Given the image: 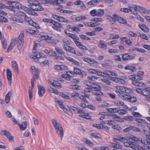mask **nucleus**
<instances>
[{"instance_id": "46", "label": "nucleus", "mask_w": 150, "mask_h": 150, "mask_svg": "<svg viewBox=\"0 0 150 150\" xmlns=\"http://www.w3.org/2000/svg\"><path fill=\"white\" fill-rule=\"evenodd\" d=\"M63 42L65 44L64 45H68L71 44L69 38H63Z\"/></svg>"}, {"instance_id": "2", "label": "nucleus", "mask_w": 150, "mask_h": 150, "mask_svg": "<svg viewBox=\"0 0 150 150\" xmlns=\"http://www.w3.org/2000/svg\"><path fill=\"white\" fill-rule=\"evenodd\" d=\"M52 122L57 134L60 136L61 140H62L64 132L61 125L55 119H52Z\"/></svg>"}, {"instance_id": "14", "label": "nucleus", "mask_w": 150, "mask_h": 150, "mask_svg": "<svg viewBox=\"0 0 150 150\" xmlns=\"http://www.w3.org/2000/svg\"><path fill=\"white\" fill-rule=\"evenodd\" d=\"M135 57L134 55H130L127 54H125L122 55V58L123 60L126 61L129 59H132L134 58Z\"/></svg>"}, {"instance_id": "42", "label": "nucleus", "mask_w": 150, "mask_h": 150, "mask_svg": "<svg viewBox=\"0 0 150 150\" xmlns=\"http://www.w3.org/2000/svg\"><path fill=\"white\" fill-rule=\"evenodd\" d=\"M52 85L55 87H59L61 88L62 87L61 84L57 81H53Z\"/></svg>"}, {"instance_id": "34", "label": "nucleus", "mask_w": 150, "mask_h": 150, "mask_svg": "<svg viewBox=\"0 0 150 150\" xmlns=\"http://www.w3.org/2000/svg\"><path fill=\"white\" fill-rule=\"evenodd\" d=\"M63 0H52V4L57 5L60 4L63 2Z\"/></svg>"}, {"instance_id": "61", "label": "nucleus", "mask_w": 150, "mask_h": 150, "mask_svg": "<svg viewBox=\"0 0 150 150\" xmlns=\"http://www.w3.org/2000/svg\"><path fill=\"white\" fill-rule=\"evenodd\" d=\"M56 51L60 54L62 55L64 54V52L62 49L58 48H55Z\"/></svg>"}, {"instance_id": "26", "label": "nucleus", "mask_w": 150, "mask_h": 150, "mask_svg": "<svg viewBox=\"0 0 150 150\" xmlns=\"http://www.w3.org/2000/svg\"><path fill=\"white\" fill-rule=\"evenodd\" d=\"M12 67L13 68L14 71L15 72H17V74H18V68L16 62L15 61H12Z\"/></svg>"}, {"instance_id": "23", "label": "nucleus", "mask_w": 150, "mask_h": 150, "mask_svg": "<svg viewBox=\"0 0 150 150\" xmlns=\"http://www.w3.org/2000/svg\"><path fill=\"white\" fill-rule=\"evenodd\" d=\"M68 60L70 61L71 62H72L73 64H74L75 65L77 66H79L80 64H81V63H80L79 62L76 61V60L70 57H65Z\"/></svg>"}, {"instance_id": "39", "label": "nucleus", "mask_w": 150, "mask_h": 150, "mask_svg": "<svg viewBox=\"0 0 150 150\" xmlns=\"http://www.w3.org/2000/svg\"><path fill=\"white\" fill-rule=\"evenodd\" d=\"M119 109V108H108L106 109L108 111L110 112L114 113L117 112L118 109Z\"/></svg>"}, {"instance_id": "1", "label": "nucleus", "mask_w": 150, "mask_h": 150, "mask_svg": "<svg viewBox=\"0 0 150 150\" xmlns=\"http://www.w3.org/2000/svg\"><path fill=\"white\" fill-rule=\"evenodd\" d=\"M140 140L133 135H131L130 138L126 140V142H124V145L134 150H144V148L137 145V141H139Z\"/></svg>"}, {"instance_id": "54", "label": "nucleus", "mask_w": 150, "mask_h": 150, "mask_svg": "<svg viewBox=\"0 0 150 150\" xmlns=\"http://www.w3.org/2000/svg\"><path fill=\"white\" fill-rule=\"evenodd\" d=\"M64 32L70 38H77L78 37L75 35L71 33H67V30H65Z\"/></svg>"}, {"instance_id": "33", "label": "nucleus", "mask_w": 150, "mask_h": 150, "mask_svg": "<svg viewBox=\"0 0 150 150\" xmlns=\"http://www.w3.org/2000/svg\"><path fill=\"white\" fill-rule=\"evenodd\" d=\"M111 147L113 148L121 149H122V147L121 145L111 143Z\"/></svg>"}, {"instance_id": "63", "label": "nucleus", "mask_w": 150, "mask_h": 150, "mask_svg": "<svg viewBox=\"0 0 150 150\" xmlns=\"http://www.w3.org/2000/svg\"><path fill=\"white\" fill-rule=\"evenodd\" d=\"M128 100L129 101L133 103L136 101L137 98L135 97L130 95V97H129Z\"/></svg>"}, {"instance_id": "37", "label": "nucleus", "mask_w": 150, "mask_h": 150, "mask_svg": "<svg viewBox=\"0 0 150 150\" xmlns=\"http://www.w3.org/2000/svg\"><path fill=\"white\" fill-rule=\"evenodd\" d=\"M117 112L120 115H123L126 114L127 113V111L125 110L122 109H120V108H119V109H118Z\"/></svg>"}, {"instance_id": "4", "label": "nucleus", "mask_w": 150, "mask_h": 150, "mask_svg": "<svg viewBox=\"0 0 150 150\" xmlns=\"http://www.w3.org/2000/svg\"><path fill=\"white\" fill-rule=\"evenodd\" d=\"M1 134L5 135L11 142H12L14 140V137L11 135L10 133L6 130H2L1 131Z\"/></svg>"}, {"instance_id": "58", "label": "nucleus", "mask_w": 150, "mask_h": 150, "mask_svg": "<svg viewBox=\"0 0 150 150\" xmlns=\"http://www.w3.org/2000/svg\"><path fill=\"white\" fill-rule=\"evenodd\" d=\"M59 95L64 99H69V96L62 92H60Z\"/></svg>"}, {"instance_id": "28", "label": "nucleus", "mask_w": 150, "mask_h": 150, "mask_svg": "<svg viewBox=\"0 0 150 150\" xmlns=\"http://www.w3.org/2000/svg\"><path fill=\"white\" fill-rule=\"evenodd\" d=\"M98 46L101 48H103L104 49H107V45L106 43H104V42L101 40L100 41Z\"/></svg>"}, {"instance_id": "17", "label": "nucleus", "mask_w": 150, "mask_h": 150, "mask_svg": "<svg viewBox=\"0 0 150 150\" xmlns=\"http://www.w3.org/2000/svg\"><path fill=\"white\" fill-rule=\"evenodd\" d=\"M17 40L16 38L13 39L11 40L10 44L7 49L8 52L11 50L12 49V48L16 44Z\"/></svg>"}, {"instance_id": "62", "label": "nucleus", "mask_w": 150, "mask_h": 150, "mask_svg": "<svg viewBox=\"0 0 150 150\" xmlns=\"http://www.w3.org/2000/svg\"><path fill=\"white\" fill-rule=\"evenodd\" d=\"M112 128L118 131H120L122 129L121 127L118 125H115L112 126Z\"/></svg>"}, {"instance_id": "35", "label": "nucleus", "mask_w": 150, "mask_h": 150, "mask_svg": "<svg viewBox=\"0 0 150 150\" xmlns=\"http://www.w3.org/2000/svg\"><path fill=\"white\" fill-rule=\"evenodd\" d=\"M90 87L92 88H93L96 89H101V88L99 85L95 83H91Z\"/></svg>"}, {"instance_id": "19", "label": "nucleus", "mask_w": 150, "mask_h": 150, "mask_svg": "<svg viewBox=\"0 0 150 150\" xmlns=\"http://www.w3.org/2000/svg\"><path fill=\"white\" fill-rule=\"evenodd\" d=\"M142 95L144 96H148L150 95V87L145 88L143 90Z\"/></svg>"}, {"instance_id": "6", "label": "nucleus", "mask_w": 150, "mask_h": 150, "mask_svg": "<svg viewBox=\"0 0 150 150\" xmlns=\"http://www.w3.org/2000/svg\"><path fill=\"white\" fill-rule=\"evenodd\" d=\"M140 80H132V83L134 85L139 87H144L146 86V84L143 82L139 81Z\"/></svg>"}, {"instance_id": "12", "label": "nucleus", "mask_w": 150, "mask_h": 150, "mask_svg": "<svg viewBox=\"0 0 150 150\" xmlns=\"http://www.w3.org/2000/svg\"><path fill=\"white\" fill-rule=\"evenodd\" d=\"M52 24H53L54 26L52 27V28L55 30L60 31L61 30H59V29L60 28H62L63 27L61 24L56 22L54 20Z\"/></svg>"}, {"instance_id": "44", "label": "nucleus", "mask_w": 150, "mask_h": 150, "mask_svg": "<svg viewBox=\"0 0 150 150\" xmlns=\"http://www.w3.org/2000/svg\"><path fill=\"white\" fill-rule=\"evenodd\" d=\"M58 21L61 22L69 23L70 21L62 17L59 16Z\"/></svg>"}, {"instance_id": "29", "label": "nucleus", "mask_w": 150, "mask_h": 150, "mask_svg": "<svg viewBox=\"0 0 150 150\" xmlns=\"http://www.w3.org/2000/svg\"><path fill=\"white\" fill-rule=\"evenodd\" d=\"M30 8L32 10L36 11H41L44 9V8L40 6V5H38L35 6L30 7Z\"/></svg>"}, {"instance_id": "5", "label": "nucleus", "mask_w": 150, "mask_h": 150, "mask_svg": "<svg viewBox=\"0 0 150 150\" xmlns=\"http://www.w3.org/2000/svg\"><path fill=\"white\" fill-rule=\"evenodd\" d=\"M69 110L71 112H74L75 113L81 114L84 113V111L78 108L71 105L68 106Z\"/></svg>"}, {"instance_id": "25", "label": "nucleus", "mask_w": 150, "mask_h": 150, "mask_svg": "<svg viewBox=\"0 0 150 150\" xmlns=\"http://www.w3.org/2000/svg\"><path fill=\"white\" fill-rule=\"evenodd\" d=\"M112 117L113 119L115 121L121 122H122L123 121L122 118L115 114H112Z\"/></svg>"}, {"instance_id": "51", "label": "nucleus", "mask_w": 150, "mask_h": 150, "mask_svg": "<svg viewBox=\"0 0 150 150\" xmlns=\"http://www.w3.org/2000/svg\"><path fill=\"white\" fill-rule=\"evenodd\" d=\"M125 70L128 69L129 70L132 71V72H133L136 69L134 67L132 66H128L125 67Z\"/></svg>"}, {"instance_id": "30", "label": "nucleus", "mask_w": 150, "mask_h": 150, "mask_svg": "<svg viewBox=\"0 0 150 150\" xmlns=\"http://www.w3.org/2000/svg\"><path fill=\"white\" fill-rule=\"evenodd\" d=\"M139 27L142 30L145 32H147L149 31V29L145 25L142 24L139 25Z\"/></svg>"}, {"instance_id": "57", "label": "nucleus", "mask_w": 150, "mask_h": 150, "mask_svg": "<svg viewBox=\"0 0 150 150\" xmlns=\"http://www.w3.org/2000/svg\"><path fill=\"white\" fill-rule=\"evenodd\" d=\"M134 119V117L132 116H125L124 117V119L125 120H127L128 121H132L133 120V119Z\"/></svg>"}, {"instance_id": "59", "label": "nucleus", "mask_w": 150, "mask_h": 150, "mask_svg": "<svg viewBox=\"0 0 150 150\" xmlns=\"http://www.w3.org/2000/svg\"><path fill=\"white\" fill-rule=\"evenodd\" d=\"M54 58L55 59L58 61H64V59L62 57L60 56H57V55L55 56Z\"/></svg>"}, {"instance_id": "32", "label": "nucleus", "mask_w": 150, "mask_h": 150, "mask_svg": "<svg viewBox=\"0 0 150 150\" xmlns=\"http://www.w3.org/2000/svg\"><path fill=\"white\" fill-rule=\"evenodd\" d=\"M52 38H44V42H47L49 43H52L53 44H57L58 42L57 41H53L51 39Z\"/></svg>"}, {"instance_id": "3", "label": "nucleus", "mask_w": 150, "mask_h": 150, "mask_svg": "<svg viewBox=\"0 0 150 150\" xmlns=\"http://www.w3.org/2000/svg\"><path fill=\"white\" fill-rule=\"evenodd\" d=\"M109 17L110 21L112 24H114L116 21H117L119 23L122 24H125L127 23V21L125 19L117 15H114L113 17L110 16Z\"/></svg>"}, {"instance_id": "56", "label": "nucleus", "mask_w": 150, "mask_h": 150, "mask_svg": "<svg viewBox=\"0 0 150 150\" xmlns=\"http://www.w3.org/2000/svg\"><path fill=\"white\" fill-rule=\"evenodd\" d=\"M129 79L132 80H139L138 79V76H137L136 75H132L129 76Z\"/></svg>"}, {"instance_id": "52", "label": "nucleus", "mask_w": 150, "mask_h": 150, "mask_svg": "<svg viewBox=\"0 0 150 150\" xmlns=\"http://www.w3.org/2000/svg\"><path fill=\"white\" fill-rule=\"evenodd\" d=\"M40 1L43 4H52V0H40Z\"/></svg>"}, {"instance_id": "43", "label": "nucleus", "mask_w": 150, "mask_h": 150, "mask_svg": "<svg viewBox=\"0 0 150 150\" xmlns=\"http://www.w3.org/2000/svg\"><path fill=\"white\" fill-rule=\"evenodd\" d=\"M8 22V20L6 18L0 15V24L3 22L7 23Z\"/></svg>"}, {"instance_id": "16", "label": "nucleus", "mask_w": 150, "mask_h": 150, "mask_svg": "<svg viewBox=\"0 0 150 150\" xmlns=\"http://www.w3.org/2000/svg\"><path fill=\"white\" fill-rule=\"evenodd\" d=\"M55 101L57 104L58 106H59L62 109L64 112L66 113L67 112V109L66 108L65 106L63 105V101L61 100H55Z\"/></svg>"}, {"instance_id": "60", "label": "nucleus", "mask_w": 150, "mask_h": 150, "mask_svg": "<svg viewBox=\"0 0 150 150\" xmlns=\"http://www.w3.org/2000/svg\"><path fill=\"white\" fill-rule=\"evenodd\" d=\"M97 10L96 9H93L91 11L90 13L91 15L93 16H97Z\"/></svg>"}, {"instance_id": "21", "label": "nucleus", "mask_w": 150, "mask_h": 150, "mask_svg": "<svg viewBox=\"0 0 150 150\" xmlns=\"http://www.w3.org/2000/svg\"><path fill=\"white\" fill-rule=\"evenodd\" d=\"M18 125L20 127V129L21 131H24L27 125V121L23 122L22 124H20L19 123Z\"/></svg>"}, {"instance_id": "47", "label": "nucleus", "mask_w": 150, "mask_h": 150, "mask_svg": "<svg viewBox=\"0 0 150 150\" xmlns=\"http://www.w3.org/2000/svg\"><path fill=\"white\" fill-rule=\"evenodd\" d=\"M74 40V41L76 45L80 48V47L82 46V44L79 42L77 40H79V38H78L77 39H76V38H73Z\"/></svg>"}, {"instance_id": "18", "label": "nucleus", "mask_w": 150, "mask_h": 150, "mask_svg": "<svg viewBox=\"0 0 150 150\" xmlns=\"http://www.w3.org/2000/svg\"><path fill=\"white\" fill-rule=\"evenodd\" d=\"M135 9H137V10L140 11L141 12L145 14H149L147 10L142 7L137 5H135Z\"/></svg>"}, {"instance_id": "45", "label": "nucleus", "mask_w": 150, "mask_h": 150, "mask_svg": "<svg viewBox=\"0 0 150 150\" xmlns=\"http://www.w3.org/2000/svg\"><path fill=\"white\" fill-rule=\"evenodd\" d=\"M89 64L93 65L94 66H98L99 64L98 62L92 59L90 60Z\"/></svg>"}, {"instance_id": "55", "label": "nucleus", "mask_w": 150, "mask_h": 150, "mask_svg": "<svg viewBox=\"0 0 150 150\" xmlns=\"http://www.w3.org/2000/svg\"><path fill=\"white\" fill-rule=\"evenodd\" d=\"M40 65L42 66H44L48 64L49 62L48 60H45L44 61L40 62Z\"/></svg>"}, {"instance_id": "27", "label": "nucleus", "mask_w": 150, "mask_h": 150, "mask_svg": "<svg viewBox=\"0 0 150 150\" xmlns=\"http://www.w3.org/2000/svg\"><path fill=\"white\" fill-rule=\"evenodd\" d=\"M7 77L8 80L10 81V84L11 85L12 80V73L10 70L9 69L7 70Z\"/></svg>"}, {"instance_id": "9", "label": "nucleus", "mask_w": 150, "mask_h": 150, "mask_svg": "<svg viewBox=\"0 0 150 150\" xmlns=\"http://www.w3.org/2000/svg\"><path fill=\"white\" fill-rule=\"evenodd\" d=\"M31 69L32 70L33 73H34V76L33 78L34 77L35 80V79H38V76L39 73L38 69L35 68L34 66H32L31 67Z\"/></svg>"}, {"instance_id": "13", "label": "nucleus", "mask_w": 150, "mask_h": 150, "mask_svg": "<svg viewBox=\"0 0 150 150\" xmlns=\"http://www.w3.org/2000/svg\"><path fill=\"white\" fill-rule=\"evenodd\" d=\"M40 54H41V53L36 52L34 53V57H32L34 60H36V62L38 63H40L42 61V58H41V55Z\"/></svg>"}, {"instance_id": "40", "label": "nucleus", "mask_w": 150, "mask_h": 150, "mask_svg": "<svg viewBox=\"0 0 150 150\" xmlns=\"http://www.w3.org/2000/svg\"><path fill=\"white\" fill-rule=\"evenodd\" d=\"M11 95V92H8L5 97V101L6 103H8L10 100V97Z\"/></svg>"}, {"instance_id": "10", "label": "nucleus", "mask_w": 150, "mask_h": 150, "mask_svg": "<svg viewBox=\"0 0 150 150\" xmlns=\"http://www.w3.org/2000/svg\"><path fill=\"white\" fill-rule=\"evenodd\" d=\"M115 92L118 94L119 96L123 99L129 100V97H130V95L125 94L124 93H121L118 90L116 91Z\"/></svg>"}, {"instance_id": "11", "label": "nucleus", "mask_w": 150, "mask_h": 150, "mask_svg": "<svg viewBox=\"0 0 150 150\" xmlns=\"http://www.w3.org/2000/svg\"><path fill=\"white\" fill-rule=\"evenodd\" d=\"M74 71L75 74L81 75L83 77L86 75V73L85 71H81L80 69L77 67H74Z\"/></svg>"}, {"instance_id": "41", "label": "nucleus", "mask_w": 150, "mask_h": 150, "mask_svg": "<svg viewBox=\"0 0 150 150\" xmlns=\"http://www.w3.org/2000/svg\"><path fill=\"white\" fill-rule=\"evenodd\" d=\"M104 13V11L103 9H99L97 10V16H101L103 15Z\"/></svg>"}, {"instance_id": "24", "label": "nucleus", "mask_w": 150, "mask_h": 150, "mask_svg": "<svg viewBox=\"0 0 150 150\" xmlns=\"http://www.w3.org/2000/svg\"><path fill=\"white\" fill-rule=\"evenodd\" d=\"M8 4L10 6L15 8H19L20 3L18 2H9Z\"/></svg>"}, {"instance_id": "48", "label": "nucleus", "mask_w": 150, "mask_h": 150, "mask_svg": "<svg viewBox=\"0 0 150 150\" xmlns=\"http://www.w3.org/2000/svg\"><path fill=\"white\" fill-rule=\"evenodd\" d=\"M144 74V73L143 71H139L138 72L137 75L136 76H138V78L139 79V80H142L143 79L141 76L143 75Z\"/></svg>"}, {"instance_id": "53", "label": "nucleus", "mask_w": 150, "mask_h": 150, "mask_svg": "<svg viewBox=\"0 0 150 150\" xmlns=\"http://www.w3.org/2000/svg\"><path fill=\"white\" fill-rule=\"evenodd\" d=\"M30 23V25H32L33 26L37 28V29L40 28V27L39 26V25L38 24L34 22L33 21H31Z\"/></svg>"}, {"instance_id": "20", "label": "nucleus", "mask_w": 150, "mask_h": 150, "mask_svg": "<svg viewBox=\"0 0 150 150\" xmlns=\"http://www.w3.org/2000/svg\"><path fill=\"white\" fill-rule=\"evenodd\" d=\"M18 41V42L19 44V45L18 46V49L21 50L23 46L24 43V38H16Z\"/></svg>"}, {"instance_id": "36", "label": "nucleus", "mask_w": 150, "mask_h": 150, "mask_svg": "<svg viewBox=\"0 0 150 150\" xmlns=\"http://www.w3.org/2000/svg\"><path fill=\"white\" fill-rule=\"evenodd\" d=\"M91 135L95 138H98L101 139L102 138V137L100 134L96 132L91 133Z\"/></svg>"}, {"instance_id": "64", "label": "nucleus", "mask_w": 150, "mask_h": 150, "mask_svg": "<svg viewBox=\"0 0 150 150\" xmlns=\"http://www.w3.org/2000/svg\"><path fill=\"white\" fill-rule=\"evenodd\" d=\"M28 13L33 16H38V15L37 13L35 12L33 10H31L30 9Z\"/></svg>"}, {"instance_id": "15", "label": "nucleus", "mask_w": 150, "mask_h": 150, "mask_svg": "<svg viewBox=\"0 0 150 150\" xmlns=\"http://www.w3.org/2000/svg\"><path fill=\"white\" fill-rule=\"evenodd\" d=\"M38 93L39 96L42 97L45 92V90L43 86L41 85L38 86Z\"/></svg>"}, {"instance_id": "50", "label": "nucleus", "mask_w": 150, "mask_h": 150, "mask_svg": "<svg viewBox=\"0 0 150 150\" xmlns=\"http://www.w3.org/2000/svg\"><path fill=\"white\" fill-rule=\"evenodd\" d=\"M135 121L142 124H146L147 123L146 122L145 120L139 118L136 119Z\"/></svg>"}, {"instance_id": "49", "label": "nucleus", "mask_w": 150, "mask_h": 150, "mask_svg": "<svg viewBox=\"0 0 150 150\" xmlns=\"http://www.w3.org/2000/svg\"><path fill=\"white\" fill-rule=\"evenodd\" d=\"M33 2L30 4L31 5L30 6V7L32 6H36L38 5H40V3L37 1L33 0L32 1Z\"/></svg>"}, {"instance_id": "38", "label": "nucleus", "mask_w": 150, "mask_h": 150, "mask_svg": "<svg viewBox=\"0 0 150 150\" xmlns=\"http://www.w3.org/2000/svg\"><path fill=\"white\" fill-rule=\"evenodd\" d=\"M100 89H96L94 90L93 93L94 95L98 96H102L103 95V93L100 90Z\"/></svg>"}, {"instance_id": "7", "label": "nucleus", "mask_w": 150, "mask_h": 150, "mask_svg": "<svg viewBox=\"0 0 150 150\" xmlns=\"http://www.w3.org/2000/svg\"><path fill=\"white\" fill-rule=\"evenodd\" d=\"M34 81H35L34 78L33 77V78H32V79L31 80L32 88H31V87L30 86L29 87V91H28L29 98L30 100H31L32 98L33 92L32 91V90L34 87Z\"/></svg>"}, {"instance_id": "31", "label": "nucleus", "mask_w": 150, "mask_h": 150, "mask_svg": "<svg viewBox=\"0 0 150 150\" xmlns=\"http://www.w3.org/2000/svg\"><path fill=\"white\" fill-rule=\"evenodd\" d=\"M26 31L28 34L31 35H36L38 33V30H34L30 29H26Z\"/></svg>"}, {"instance_id": "22", "label": "nucleus", "mask_w": 150, "mask_h": 150, "mask_svg": "<svg viewBox=\"0 0 150 150\" xmlns=\"http://www.w3.org/2000/svg\"><path fill=\"white\" fill-rule=\"evenodd\" d=\"M79 116L87 120H91V117L89 115V114L88 113H85L84 112V113L79 115Z\"/></svg>"}, {"instance_id": "8", "label": "nucleus", "mask_w": 150, "mask_h": 150, "mask_svg": "<svg viewBox=\"0 0 150 150\" xmlns=\"http://www.w3.org/2000/svg\"><path fill=\"white\" fill-rule=\"evenodd\" d=\"M129 34L132 37H138L140 38H147V36L143 33H135L134 32L131 31L129 32Z\"/></svg>"}]
</instances>
